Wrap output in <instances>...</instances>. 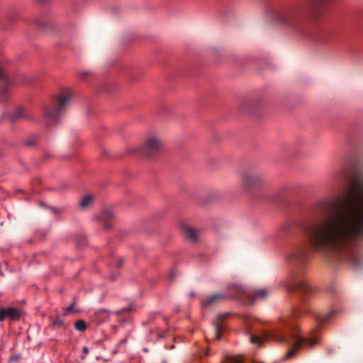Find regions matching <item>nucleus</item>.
Segmentation results:
<instances>
[{"label": "nucleus", "instance_id": "obj_1", "mask_svg": "<svg viewBox=\"0 0 363 363\" xmlns=\"http://www.w3.org/2000/svg\"><path fill=\"white\" fill-rule=\"evenodd\" d=\"M340 173L348 181L350 202L321 201V219L313 225L308 238L315 251L352 259L354 243L363 239V182L350 165Z\"/></svg>", "mask_w": 363, "mask_h": 363}, {"label": "nucleus", "instance_id": "obj_2", "mask_svg": "<svg viewBox=\"0 0 363 363\" xmlns=\"http://www.w3.org/2000/svg\"><path fill=\"white\" fill-rule=\"evenodd\" d=\"M251 342L261 346L265 340H272L278 342L294 341L293 347L287 352L285 358L291 359L295 356L297 351L305 345L312 347L318 342L316 329L313 330L308 337H303L292 317L281 318L276 327L271 330L265 331L262 337L252 335Z\"/></svg>", "mask_w": 363, "mask_h": 363}, {"label": "nucleus", "instance_id": "obj_3", "mask_svg": "<svg viewBox=\"0 0 363 363\" xmlns=\"http://www.w3.org/2000/svg\"><path fill=\"white\" fill-rule=\"evenodd\" d=\"M72 96V91L70 89H65L58 97L52 100L50 105L45 108V119L48 125L57 122L60 115L66 108Z\"/></svg>", "mask_w": 363, "mask_h": 363}, {"label": "nucleus", "instance_id": "obj_4", "mask_svg": "<svg viewBox=\"0 0 363 363\" xmlns=\"http://www.w3.org/2000/svg\"><path fill=\"white\" fill-rule=\"evenodd\" d=\"M162 145V142L160 138L156 136H150L145 142L142 152L145 155L151 157L160 151Z\"/></svg>", "mask_w": 363, "mask_h": 363}, {"label": "nucleus", "instance_id": "obj_5", "mask_svg": "<svg viewBox=\"0 0 363 363\" xmlns=\"http://www.w3.org/2000/svg\"><path fill=\"white\" fill-rule=\"evenodd\" d=\"M23 315V311L18 308L8 306L0 308V322L9 319L11 322L18 321Z\"/></svg>", "mask_w": 363, "mask_h": 363}, {"label": "nucleus", "instance_id": "obj_6", "mask_svg": "<svg viewBox=\"0 0 363 363\" xmlns=\"http://www.w3.org/2000/svg\"><path fill=\"white\" fill-rule=\"evenodd\" d=\"M240 292L241 294H237L236 296L239 298H242L243 297L248 298L249 300L245 301V303L247 304L252 303L257 299L264 298L268 294V291L266 289H259L256 291H245L240 289Z\"/></svg>", "mask_w": 363, "mask_h": 363}, {"label": "nucleus", "instance_id": "obj_7", "mask_svg": "<svg viewBox=\"0 0 363 363\" xmlns=\"http://www.w3.org/2000/svg\"><path fill=\"white\" fill-rule=\"evenodd\" d=\"M298 11L297 10L284 12L281 16V21L284 23L292 25L294 21L298 18Z\"/></svg>", "mask_w": 363, "mask_h": 363}, {"label": "nucleus", "instance_id": "obj_8", "mask_svg": "<svg viewBox=\"0 0 363 363\" xmlns=\"http://www.w3.org/2000/svg\"><path fill=\"white\" fill-rule=\"evenodd\" d=\"M225 298V295L222 294H217L211 296V297L201 301L203 308H207L212 306L213 303H217Z\"/></svg>", "mask_w": 363, "mask_h": 363}, {"label": "nucleus", "instance_id": "obj_9", "mask_svg": "<svg viewBox=\"0 0 363 363\" xmlns=\"http://www.w3.org/2000/svg\"><path fill=\"white\" fill-rule=\"evenodd\" d=\"M288 287L290 289H301L303 291L306 292L308 290V284L306 281L303 279L300 280H294L292 283H291Z\"/></svg>", "mask_w": 363, "mask_h": 363}, {"label": "nucleus", "instance_id": "obj_10", "mask_svg": "<svg viewBox=\"0 0 363 363\" xmlns=\"http://www.w3.org/2000/svg\"><path fill=\"white\" fill-rule=\"evenodd\" d=\"M337 312L336 310H332L328 314L317 313L315 315L318 323L321 325L330 320L333 314Z\"/></svg>", "mask_w": 363, "mask_h": 363}, {"label": "nucleus", "instance_id": "obj_11", "mask_svg": "<svg viewBox=\"0 0 363 363\" xmlns=\"http://www.w3.org/2000/svg\"><path fill=\"white\" fill-rule=\"evenodd\" d=\"M74 328L79 332H84L87 328V325L84 320L79 319L74 323Z\"/></svg>", "mask_w": 363, "mask_h": 363}, {"label": "nucleus", "instance_id": "obj_12", "mask_svg": "<svg viewBox=\"0 0 363 363\" xmlns=\"http://www.w3.org/2000/svg\"><path fill=\"white\" fill-rule=\"evenodd\" d=\"M93 198L91 195H86L82 198L80 201V207L82 208H86L92 201Z\"/></svg>", "mask_w": 363, "mask_h": 363}, {"label": "nucleus", "instance_id": "obj_13", "mask_svg": "<svg viewBox=\"0 0 363 363\" xmlns=\"http://www.w3.org/2000/svg\"><path fill=\"white\" fill-rule=\"evenodd\" d=\"M186 235L192 241L196 240V234L195 230L191 228H186L185 230Z\"/></svg>", "mask_w": 363, "mask_h": 363}, {"label": "nucleus", "instance_id": "obj_14", "mask_svg": "<svg viewBox=\"0 0 363 363\" xmlns=\"http://www.w3.org/2000/svg\"><path fill=\"white\" fill-rule=\"evenodd\" d=\"M223 325L218 323H215V330H216V338L219 340L221 337V333L223 330Z\"/></svg>", "mask_w": 363, "mask_h": 363}, {"label": "nucleus", "instance_id": "obj_15", "mask_svg": "<svg viewBox=\"0 0 363 363\" xmlns=\"http://www.w3.org/2000/svg\"><path fill=\"white\" fill-rule=\"evenodd\" d=\"M24 117V112L22 108L18 109L16 112L11 116V120L15 121Z\"/></svg>", "mask_w": 363, "mask_h": 363}, {"label": "nucleus", "instance_id": "obj_16", "mask_svg": "<svg viewBox=\"0 0 363 363\" xmlns=\"http://www.w3.org/2000/svg\"><path fill=\"white\" fill-rule=\"evenodd\" d=\"M52 325L57 329H59L65 325L63 320L60 318H56L52 321Z\"/></svg>", "mask_w": 363, "mask_h": 363}, {"label": "nucleus", "instance_id": "obj_17", "mask_svg": "<svg viewBox=\"0 0 363 363\" xmlns=\"http://www.w3.org/2000/svg\"><path fill=\"white\" fill-rule=\"evenodd\" d=\"M112 213L110 210H106L100 216V219H109L112 218Z\"/></svg>", "mask_w": 363, "mask_h": 363}, {"label": "nucleus", "instance_id": "obj_18", "mask_svg": "<svg viewBox=\"0 0 363 363\" xmlns=\"http://www.w3.org/2000/svg\"><path fill=\"white\" fill-rule=\"evenodd\" d=\"M95 315H96V317H98V316H99L101 315H103L105 318H107L106 311L105 310H104V309H101V310L96 311Z\"/></svg>", "mask_w": 363, "mask_h": 363}, {"label": "nucleus", "instance_id": "obj_19", "mask_svg": "<svg viewBox=\"0 0 363 363\" xmlns=\"http://www.w3.org/2000/svg\"><path fill=\"white\" fill-rule=\"evenodd\" d=\"M0 79H4L5 82H8V79L6 76L4 71L0 68Z\"/></svg>", "mask_w": 363, "mask_h": 363}, {"label": "nucleus", "instance_id": "obj_20", "mask_svg": "<svg viewBox=\"0 0 363 363\" xmlns=\"http://www.w3.org/2000/svg\"><path fill=\"white\" fill-rule=\"evenodd\" d=\"M89 348L87 347H84L82 349V359H84L86 357V356L89 354Z\"/></svg>", "mask_w": 363, "mask_h": 363}, {"label": "nucleus", "instance_id": "obj_21", "mask_svg": "<svg viewBox=\"0 0 363 363\" xmlns=\"http://www.w3.org/2000/svg\"><path fill=\"white\" fill-rule=\"evenodd\" d=\"M305 257V253L303 252H299L298 255H296V259L301 260L302 258Z\"/></svg>", "mask_w": 363, "mask_h": 363}, {"label": "nucleus", "instance_id": "obj_22", "mask_svg": "<svg viewBox=\"0 0 363 363\" xmlns=\"http://www.w3.org/2000/svg\"><path fill=\"white\" fill-rule=\"evenodd\" d=\"M74 303H73L72 304H71L69 306H68L67 308H65V310L66 311L67 313H70L72 311V309H73V306H74Z\"/></svg>", "mask_w": 363, "mask_h": 363}, {"label": "nucleus", "instance_id": "obj_23", "mask_svg": "<svg viewBox=\"0 0 363 363\" xmlns=\"http://www.w3.org/2000/svg\"><path fill=\"white\" fill-rule=\"evenodd\" d=\"M20 358V356L19 355H15V356H13L11 357V359L10 361H12V362H16L18 361V359Z\"/></svg>", "mask_w": 363, "mask_h": 363}, {"label": "nucleus", "instance_id": "obj_24", "mask_svg": "<svg viewBox=\"0 0 363 363\" xmlns=\"http://www.w3.org/2000/svg\"><path fill=\"white\" fill-rule=\"evenodd\" d=\"M101 318V315H99L98 317H96V321L97 322H102L103 320H104V319H106L104 317L103 318Z\"/></svg>", "mask_w": 363, "mask_h": 363}, {"label": "nucleus", "instance_id": "obj_25", "mask_svg": "<svg viewBox=\"0 0 363 363\" xmlns=\"http://www.w3.org/2000/svg\"><path fill=\"white\" fill-rule=\"evenodd\" d=\"M251 180H254V178H252V177L251 178L250 177V178H246L245 179L246 183H250L251 182Z\"/></svg>", "mask_w": 363, "mask_h": 363}]
</instances>
